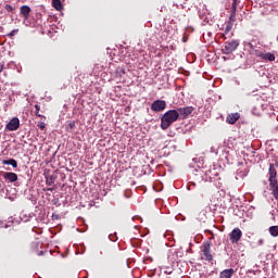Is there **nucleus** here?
Wrapping results in <instances>:
<instances>
[{
    "label": "nucleus",
    "mask_w": 278,
    "mask_h": 278,
    "mask_svg": "<svg viewBox=\"0 0 278 278\" xmlns=\"http://www.w3.org/2000/svg\"><path fill=\"white\" fill-rule=\"evenodd\" d=\"M179 121V112L177 110H169L161 117V129L166 131L173 123H177Z\"/></svg>",
    "instance_id": "1"
},
{
    "label": "nucleus",
    "mask_w": 278,
    "mask_h": 278,
    "mask_svg": "<svg viewBox=\"0 0 278 278\" xmlns=\"http://www.w3.org/2000/svg\"><path fill=\"white\" fill-rule=\"evenodd\" d=\"M238 47H240V41L237 39L232 41H226L224 43V48L222 49V52L224 53V55H229V53H233V51H236Z\"/></svg>",
    "instance_id": "2"
},
{
    "label": "nucleus",
    "mask_w": 278,
    "mask_h": 278,
    "mask_svg": "<svg viewBox=\"0 0 278 278\" xmlns=\"http://www.w3.org/2000/svg\"><path fill=\"white\" fill-rule=\"evenodd\" d=\"M211 249H212V243L210 241H205L201 247L203 257L206 262H212L214 260V256H212Z\"/></svg>",
    "instance_id": "3"
},
{
    "label": "nucleus",
    "mask_w": 278,
    "mask_h": 278,
    "mask_svg": "<svg viewBox=\"0 0 278 278\" xmlns=\"http://www.w3.org/2000/svg\"><path fill=\"white\" fill-rule=\"evenodd\" d=\"M176 112H178V118L180 121H186V118H188V116H190V114L194 112V108L193 106L179 108L176 110Z\"/></svg>",
    "instance_id": "4"
},
{
    "label": "nucleus",
    "mask_w": 278,
    "mask_h": 278,
    "mask_svg": "<svg viewBox=\"0 0 278 278\" xmlns=\"http://www.w3.org/2000/svg\"><path fill=\"white\" fill-rule=\"evenodd\" d=\"M230 242L231 244H238L240 240L242 239V230L240 228H235L230 233H229Z\"/></svg>",
    "instance_id": "5"
},
{
    "label": "nucleus",
    "mask_w": 278,
    "mask_h": 278,
    "mask_svg": "<svg viewBox=\"0 0 278 278\" xmlns=\"http://www.w3.org/2000/svg\"><path fill=\"white\" fill-rule=\"evenodd\" d=\"M268 175H269V177H268L269 186L277 185L278 184V181H277V169L275 168L274 164L269 165Z\"/></svg>",
    "instance_id": "6"
},
{
    "label": "nucleus",
    "mask_w": 278,
    "mask_h": 278,
    "mask_svg": "<svg viewBox=\"0 0 278 278\" xmlns=\"http://www.w3.org/2000/svg\"><path fill=\"white\" fill-rule=\"evenodd\" d=\"M152 112H164L166 110V101L164 100H155L151 104Z\"/></svg>",
    "instance_id": "7"
},
{
    "label": "nucleus",
    "mask_w": 278,
    "mask_h": 278,
    "mask_svg": "<svg viewBox=\"0 0 278 278\" xmlns=\"http://www.w3.org/2000/svg\"><path fill=\"white\" fill-rule=\"evenodd\" d=\"M21 127V121L18 117H13L5 126V129L8 131H16Z\"/></svg>",
    "instance_id": "8"
},
{
    "label": "nucleus",
    "mask_w": 278,
    "mask_h": 278,
    "mask_svg": "<svg viewBox=\"0 0 278 278\" xmlns=\"http://www.w3.org/2000/svg\"><path fill=\"white\" fill-rule=\"evenodd\" d=\"M2 177L5 179V181H10V184H14V181H18V175H16V173L3 172Z\"/></svg>",
    "instance_id": "9"
},
{
    "label": "nucleus",
    "mask_w": 278,
    "mask_h": 278,
    "mask_svg": "<svg viewBox=\"0 0 278 278\" xmlns=\"http://www.w3.org/2000/svg\"><path fill=\"white\" fill-rule=\"evenodd\" d=\"M20 14L24 18V21H28L29 14H31V8L29 5H22L20 8Z\"/></svg>",
    "instance_id": "10"
},
{
    "label": "nucleus",
    "mask_w": 278,
    "mask_h": 278,
    "mask_svg": "<svg viewBox=\"0 0 278 278\" xmlns=\"http://www.w3.org/2000/svg\"><path fill=\"white\" fill-rule=\"evenodd\" d=\"M240 118V113H231L226 117L228 125H236V122Z\"/></svg>",
    "instance_id": "11"
},
{
    "label": "nucleus",
    "mask_w": 278,
    "mask_h": 278,
    "mask_svg": "<svg viewBox=\"0 0 278 278\" xmlns=\"http://www.w3.org/2000/svg\"><path fill=\"white\" fill-rule=\"evenodd\" d=\"M261 60H267L268 62H275L276 58L271 52H261L257 54Z\"/></svg>",
    "instance_id": "12"
},
{
    "label": "nucleus",
    "mask_w": 278,
    "mask_h": 278,
    "mask_svg": "<svg viewBox=\"0 0 278 278\" xmlns=\"http://www.w3.org/2000/svg\"><path fill=\"white\" fill-rule=\"evenodd\" d=\"M2 164H4L5 166H12L13 168H18V163L14 159L3 160Z\"/></svg>",
    "instance_id": "13"
},
{
    "label": "nucleus",
    "mask_w": 278,
    "mask_h": 278,
    "mask_svg": "<svg viewBox=\"0 0 278 278\" xmlns=\"http://www.w3.org/2000/svg\"><path fill=\"white\" fill-rule=\"evenodd\" d=\"M233 277V268L225 269L219 274V278H231Z\"/></svg>",
    "instance_id": "14"
},
{
    "label": "nucleus",
    "mask_w": 278,
    "mask_h": 278,
    "mask_svg": "<svg viewBox=\"0 0 278 278\" xmlns=\"http://www.w3.org/2000/svg\"><path fill=\"white\" fill-rule=\"evenodd\" d=\"M52 8L58 10V12H62L64 10V5H62V0H52Z\"/></svg>",
    "instance_id": "15"
},
{
    "label": "nucleus",
    "mask_w": 278,
    "mask_h": 278,
    "mask_svg": "<svg viewBox=\"0 0 278 278\" xmlns=\"http://www.w3.org/2000/svg\"><path fill=\"white\" fill-rule=\"evenodd\" d=\"M269 189L271 191V194L274 199L278 202V184L277 185H269Z\"/></svg>",
    "instance_id": "16"
},
{
    "label": "nucleus",
    "mask_w": 278,
    "mask_h": 278,
    "mask_svg": "<svg viewBox=\"0 0 278 278\" xmlns=\"http://www.w3.org/2000/svg\"><path fill=\"white\" fill-rule=\"evenodd\" d=\"M46 184L47 186H53V184H55V176L54 175L47 176Z\"/></svg>",
    "instance_id": "17"
},
{
    "label": "nucleus",
    "mask_w": 278,
    "mask_h": 278,
    "mask_svg": "<svg viewBox=\"0 0 278 278\" xmlns=\"http://www.w3.org/2000/svg\"><path fill=\"white\" fill-rule=\"evenodd\" d=\"M269 233L273 236V238H277L278 236V226H270L269 227Z\"/></svg>",
    "instance_id": "18"
},
{
    "label": "nucleus",
    "mask_w": 278,
    "mask_h": 278,
    "mask_svg": "<svg viewBox=\"0 0 278 278\" xmlns=\"http://www.w3.org/2000/svg\"><path fill=\"white\" fill-rule=\"evenodd\" d=\"M231 29H233V22H231V20L229 22H227L226 28H225V34H229V31H231Z\"/></svg>",
    "instance_id": "19"
},
{
    "label": "nucleus",
    "mask_w": 278,
    "mask_h": 278,
    "mask_svg": "<svg viewBox=\"0 0 278 278\" xmlns=\"http://www.w3.org/2000/svg\"><path fill=\"white\" fill-rule=\"evenodd\" d=\"M35 109H36L35 111L36 116H38L39 118H46L43 115H40V105L36 104Z\"/></svg>",
    "instance_id": "20"
},
{
    "label": "nucleus",
    "mask_w": 278,
    "mask_h": 278,
    "mask_svg": "<svg viewBox=\"0 0 278 278\" xmlns=\"http://www.w3.org/2000/svg\"><path fill=\"white\" fill-rule=\"evenodd\" d=\"M237 5H238V0H233V2L231 4V12L233 14H236Z\"/></svg>",
    "instance_id": "21"
},
{
    "label": "nucleus",
    "mask_w": 278,
    "mask_h": 278,
    "mask_svg": "<svg viewBox=\"0 0 278 278\" xmlns=\"http://www.w3.org/2000/svg\"><path fill=\"white\" fill-rule=\"evenodd\" d=\"M4 10H7V12H14V7L11 4H5Z\"/></svg>",
    "instance_id": "22"
},
{
    "label": "nucleus",
    "mask_w": 278,
    "mask_h": 278,
    "mask_svg": "<svg viewBox=\"0 0 278 278\" xmlns=\"http://www.w3.org/2000/svg\"><path fill=\"white\" fill-rule=\"evenodd\" d=\"M18 34V29H13L11 33L8 34L9 38H14V35Z\"/></svg>",
    "instance_id": "23"
},
{
    "label": "nucleus",
    "mask_w": 278,
    "mask_h": 278,
    "mask_svg": "<svg viewBox=\"0 0 278 278\" xmlns=\"http://www.w3.org/2000/svg\"><path fill=\"white\" fill-rule=\"evenodd\" d=\"M38 127H39V129H41V131H45V127H47V125L45 124V122H40L38 124Z\"/></svg>",
    "instance_id": "24"
},
{
    "label": "nucleus",
    "mask_w": 278,
    "mask_h": 278,
    "mask_svg": "<svg viewBox=\"0 0 278 278\" xmlns=\"http://www.w3.org/2000/svg\"><path fill=\"white\" fill-rule=\"evenodd\" d=\"M257 247H264V239H258Z\"/></svg>",
    "instance_id": "25"
},
{
    "label": "nucleus",
    "mask_w": 278,
    "mask_h": 278,
    "mask_svg": "<svg viewBox=\"0 0 278 278\" xmlns=\"http://www.w3.org/2000/svg\"><path fill=\"white\" fill-rule=\"evenodd\" d=\"M67 127L68 129H75V122H71Z\"/></svg>",
    "instance_id": "26"
},
{
    "label": "nucleus",
    "mask_w": 278,
    "mask_h": 278,
    "mask_svg": "<svg viewBox=\"0 0 278 278\" xmlns=\"http://www.w3.org/2000/svg\"><path fill=\"white\" fill-rule=\"evenodd\" d=\"M3 68H5V63L4 62L0 63V73H3Z\"/></svg>",
    "instance_id": "27"
},
{
    "label": "nucleus",
    "mask_w": 278,
    "mask_h": 278,
    "mask_svg": "<svg viewBox=\"0 0 278 278\" xmlns=\"http://www.w3.org/2000/svg\"><path fill=\"white\" fill-rule=\"evenodd\" d=\"M37 255L40 257L42 255H45V251H37Z\"/></svg>",
    "instance_id": "28"
},
{
    "label": "nucleus",
    "mask_w": 278,
    "mask_h": 278,
    "mask_svg": "<svg viewBox=\"0 0 278 278\" xmlns=\"http://www.w3.org/2000/svg\"><path fill=\"white\" fill-rule=\"evenodd\" d=\"M39 244H40V243H38V242H34V243H33V247H34L35 249H38Z\"/></svg>",
    "instance_id": "29"
},
{
    "label": "nucleus",
    "mask_w": 278,
    "mask_h": 278,
    "mask_svg": "<svg viewBox=\"0 0 278 278\" xmlns=\"http://www.w3.org/2000/svg\"><path fill=\"white\" fill-rule=\"evenodd\" d=\"M248 47H250V49H253V43L248 42Z\"/></svg>",
    "instance_id": "30"
},
{
    "label": "nucleus",
    "mask_w": 278,
    "mask_h": 278,
    "mask_svg": "<svg viewBox=\"0 0 278 278\" xmlns=\"http://www.w3.org/2000/svg\"><path fill=\"white\" fill-rule=\"evenodd\" d=\"M47 190H48L49 192H53L54 189H53V188H48Z\"/></svg>",
    "instance_id": "31"
}]
</instances>
